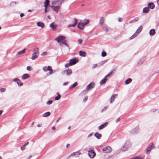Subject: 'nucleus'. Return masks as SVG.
<instances>
[{"label":"nucleus","mask_w":159,"mask_h":159,"mask_svg":"<svg viewBox=\"0 0 159 159\" xmlns=\"http://www.w3.org/2000/svg\"><path fill=\"white\" fill-rule=\"evenodd\" d=\"M75 153L74 152H73L72 153L71 155H70V156H73L74 155H75V153Z\"/></svg>","instance_id":"nucleus-63"},{"label":"nucleus","mask_w":159,"mask_h":159,"mask_svg":"<svg viewBox=\"0 0 159 159\" xmlns=\"http://www.w3.org/2000/svg\"><path fill=\"white\" fill-rule=\"evenodd\" d=\"M30 75L28 74H25L23 75L22 76L21 78L22 80H25L28 79Z\"/></svg>","instance_id":"nucleus-20"},{"label":"nucleus","mask_w":159,"mask_h":159,"mask_svg":"<svg viewBox=\"0 0 159 159\" xmlns=\"http://www.w3.org/2000/svg\"><path fill=\"white\" fill-rule=\"evenodd\" d=\"M93 132L89 134V135L88 136V137H90L91 136H92V135H93Z\"/></svg>","instance_id":"nucleus-50"},{"label":"nucleus","mask_w":159,"mask_h":159,"mask_svg":"<svg viewBox=\"0 0 159 159\" xmlns=\"http://www.w3.org/2000/svg\"><path fill=\"white\" fill-rule=\"evenodd\" d=\"M50 26L54 30L56 28V26L54 25L53 23H52L50 24Z\"/></svg>","instance_id":"nucleus-34"},{"label":"nucleus","mask_w":159,"mask_h":159,"mask_svg":"<svg viewBox=\"0 0 159 159\" xmlns=\"http://www.w3.org/2000/svg\"><path fill=\"white\" fill-rule=\"evenodd\" d=\"M39 50L38 48H36L34 49V52L32 54L31 58L32 59L35 60L38 57L39 54Z\"/></svg>","instance_id":"nucleus-1"},{"label":"nucleus","mask_w":159,"mask_h":159,"mask_svg":"<svg viewBox=\"0 0 159 159\" xmlns=\"http://www.w3.org/2000/svg\"><path fill=\"white\" fill-rule=\"evenodd\" d=\"M66 72L67 75H70L72 73V70L68 68V69L65 70L63 72L64 73H65Z\"/></svg>","instance_id":"nucleus-15"},{"label":"nucleus","mask_w":159,"mask_h":159,"mask_svg":"<svg viewBox=\"0 0 159 159\" xmlns=\"http://www.w3.org/2000/svg\"><path fill=\"white\" fill-rule=\"evenodd\" d=\"M141 157H139V156H136L132 158V159H141Z\"/></svg>","instance_id":"nucleus-43"},{"label":"nucleus","mask_w":159,"mask_h":159,"mask_svg":"<svg viewBox=\"0 0 159 159\" xmlns=\"http://www.w3.org/2000/svg\"><path fill=\"white\" fill-rule=\"evenodd\" d=\"M155 34V31L154 29H151L149 31V34L151 36Z\"/></svg>","instance_id":"nucleus-26"},{"label":"nucleus","mask_w":159,"mask_h":159,"mask_svg":"<svg viewBox=\"0 0 159 159\" xmlns=\"http://www.w3.org/2000/svg\"><path fill=\"white\" fill-rule=\"evenodd\" d=\"M139 131V129L138 127H136L134 129H133L130 131V133L132 134H135L137 133Z\"/></svg>","instance_id":"nucleus-14"},{"label":"nucleus","mask_w":159,"mask_h":159,"mask_svg":"<svg viewBox=\"0 0 159 159\" xmlns=\"http://www.w3.org/2000/svg\"><path fill=\"white\" fill-rule=\"evenodd\" d=\"M16 4V2H12L10 4V6L13 7Z\"/></svg>","instance_id":"nucleus-37"},{"label":"nucleus","mask_w":159,"mask_h":159,"mask_svg":"<svg viewBox=\"0 0 159 159\" xmlns=\"http://www.w3.org/2000/svg\"><path fill=\"white\" fill-rule=\"evenodd\" d=\"M31 68V67L30 66H28L27 67V69L28 70H30V69Z\"/></svg>","instance_id":"nucleus-55"},{"label":"nucleus","mask_w":159,"mask_h":159,"mask_svg":"<svg viewBox=\"0 0 159 159\" xmlns=\"http://www.w3.org/2000/svg\"><path fill=\"white\" fill-rule=\"evenodd\" d=\"M26 50V49L25 48L23 50L19 51L17 53V55H18L24 53Z\"/></svg>","instance_id":"nucleus-30"},{"label":"nucleus","mask_w":159,"mask_h":159,"mask_svg":"<svg viewBox=\"0 0 159 159\" xmlns=\"http://www.w3.org/2000/svg\"><path fill=\"white\" fill-rule=\"evenodd\" d=\"M25 146H24V145H23L22 147H21V149L22 150H24L25 149Z\"/></svg>","instance_id":"nucleus-51"},{"label":"nucleus","mask_w":159,"mask_h":159,"mask_svg":"<svg viewBox=\"0 0 159 159\" xmlns=\"http://www.w3.org/2000/svg\"><path fill=\"white\" fill-rule=\"evenodd\" d=\"M101 55L102 57H105L107 55V53L105 52H102Z\"/></svg>","instance_id":"nucleus-38"},{"label":"nucleus","mask_w":159,"mask_h":159,"mask_svg":"<svg viewBox=\"0 0 159 159\" xmlns=\"http://www.w3.org/2000/svg\"><path fill=\"white\" fill-rule=\"evenodd\" d=\"M24 16V14L23 13H21L20 15V16L21 17H22Z\"/></svg>","instance_id":"nucleus-60"},{"label":"nucleus","mask_w":159,"mask_h":159,"mask_svg":"<svg viewBox=\"0 0 159 159\" xmlns=\"http://www.w3.org/2000/svg\"><path fill=\"white\" fill-rule=\"evenodd\" d=\"M45 7V12L46 13L47 11V7L46 6V5H45V6H44Z\"/></svg>","instance_id":"nucleus-52"},{"label":"nucleus","mask_w":159,"mask_h":159,"mask_svg":"<svg viewBox=\"0 0 159 159\" xmlns=\"http://www.w3.org/2000/svg\"><path fill=\"white\" fill-rule=\"evenodd\" d=\"M51 114V113L50 112H47L43 114V116L45 117L49 116Z\"/></svg>","instance_id":"nucleus-28"},{"label":"nucleus","mask_w":159,"mask_h":159,"mask_svg":"<svg viewBox=\"0 0 159 159\" xmlns=\"http://www.w3.org/2000/svg\"><path fill=\"white\" fill-rule=\"evenodd\" d=\"M85 25L84 22H79L78 25V27L81 30H83L84 29L83 27Z\"/></svg>","instance_id":"nucleus-13"},{"label":"nucleus","mask_w":159,"mask_h":159,"mask_svg":"<svg viewBox=\"0 0 159 159\" xmlns=\"http://www.w3.org/2000/svg\"><path fill=\"white\" fill-rule=\"evenodd\" d=\"M89 20L88 19L86 20V21L84 22L85 25L88 24L89 23Z\"/></svg>","instance_id":"nucleus-46"},{"label":"nucleus","mask_w":159,"mask_h":159,"mask_svg":"<svg viewBox=\"0 0 159 159\" xmlns=\"http://www.w3.org/2000/svg\"><path fill=\"white\" fill-rule=\"evenodd\" d=\"M102 151L104 152L105 153H108L110 152L112 150L111 148L109 146H107L104 148L103 147H101Z\"/></svg>","instance_id":"nucleus-3"},{"label":"nucleus","mask_w":159,"mask_h":159,"mask_svg":"<svg viewBox=\"0 0 159 159\" xmlns=\"http://www.w3.org/2000/svg\"><path fill=\"white\" fill-rule=\"evenodd\" d=\"M130 146V145L129 143L128 142H126L121 147V150L123 151L127 150Z\"/></svg>","instance_id":"nucleus-4"},{"label":"nucleus","mask_w":159,"mask_h":159,"mask_svg":"<svg viewBox=\"0 0 159 159\" xmlns=\"http://www.w3.org/2000/svg\"><path fill=\"white\" fill-rule=\"evenodd\" d=\"M154 145L152 143H151V144L146 149V153L148 154L151 151V150L154 148Z\"/></svg>","instance_id":"nucleus-5"},{"label":"nucleus","mask_w":159,"mask_h":159,"mask_svg":"<svg viewBox=\"0 0 159 159\" xmlns=\"http://www.w3.org/2000/svg\"><path fill=\"white\" fill-rule=\"evenodd\" d=\"M148 8H150V9H153L155 7L154 4L152 2L149 3L148 4Z\"/></svg>","instance_id":"nucleus-17"},{"label":"nucleus","mask_w":159,"mask_h":159,"mask_svg":"<svg viewBox=\"0 0 159 159\" xmlns=\"http://www.w3.org/2000/svg\"><path fill=\"white\" fill-rule=\"evenodd\" d=\"M61 43L62 44H65V45H66L67 47L68 46V44L66 43V41H62Z\"/></svg>","instance_id":"nucleus-44"},{"label":"nucleus","mask_w":159,"mask_h":159,"mask_svg":"<svg viewBox=\"0 0 159 159\" xmlns=\"http://www.w3.org/2000/svg\"><path fill=\"white\" fill-rule=\"evenodd\" d=\"M95 84L94 82H91L86 87V89L89 90L90 89H92L94 87Z\"/></svg>","instance_id":"nucleus-10"},{"label":"nucleus","mask_w":159,"mask_h":159,"mask_svg":"<svg viewBox=\"0 0 159 159\" xmlns=\"http://www.w3.org/2000/svg\"><path fill=\"white\" fill-rule=\"evenodd\" d=\"M63 0H57L56 1H54L52 2V4H54L55 5H61Z\"/></svg>","instance_id":"nucleus-12"},{"label":"nucleus","mask_w":159,"mask_h":159,"mask_svg":"<svg viewBox=\"0 0 159 159\" xmlns=\"http://www.w3.org/2000/svg\"><path fill=\"white\" fill-rule=\"evenodd\" d=\"M118 20L119 22H121L122 21V20L120 18H118Z\"/></svg>","instance_id":"nucleus-61"},{"label":"nucleus","mask_w":159,"mask_h":159,"mask_svg":"<svg viewBox=\"0 0 159 159\" xmlns=\"http://www.w3.org/2000/svg\"><path fill=\"white\" fill-rule=\"evenodd\" d=\"M142 30V25L140 26L136 30L135 33L130 38V39H131L134 38L139 33H140Z\"/></svg>","instance_id":"nucleus-2"},{"label":"nucleus","mask_w":159,"mask_h":159,"mask_svg":"<svg viewBox=\"0 0 159 159\" xmlns=\"http://www.w3.org/2000/svg\"><path fill=\"white\" fill-rule=\"evenodd\" d=\"M47 54V52H42L41 54V55L42 56H44V55H46Z\"/></svg>","instance_id":"nucleus-45"},{"label":"nucleus","mask_w":159,"mask_h":159,"mask_svg":"<svg viewBox=\"0 0 159 159\" xmlns=\"http://www.w3.org/2000/svg\"><path fill=\"white\" fill-rule=\"evenodd\" d=\"M50 7H51L53 10L55 11L57 13H58L59 9L60 8V7L59 6H51Z\"/></svg>","instance_id":"nucleus-11"},{"label":"nucleus","mask_w":159,"mask_h":159,"mask_svg":"<svg viewBox=\"0 0 159 159\" xmlns=\"http://www.w3.org/2000/svg\"><path fill=\"white\" fill-rule=\"evenodd\" d=\"M68 84V82H65L63 83V85H67Z\"/></svg>","instance_id":"nucleus-53"},{"label":"nucleus","mask_w":159,"mask_h":159,"mask_svg":"<svg viewBox=\"0 0 159 159\" xmlns=\"http://www.w3.org/2000/svg\"><path fill=\"white\" fill-rule=\"evenodd\" d=\"M77 85V82H75L72 86L69 87V89H71L76 86Z\"/></svg>","instance_id":"nucleus-33"},{"label":"nucleus","mask_w":159,"mask_h":159,"mask_svg":"<svg viewBox=\"0 0 159 159\" xmlns=\"http://www.w3.org/2000/svg\"><path fill=\"white\" fill-rule=\"evenodd\" d=\"M13 81L17 83L18 86H21L23 85V83L18 78H15L13 79Z\"/></svg>","instance_id":"nucleus-8"},{"label":"nucleus","mask_w":159,"mask_h":159,"mask_svg":"<svg viewBox=\"0 0 159 159\" xmlns=\"http://www.w3.org/2000/svg\"><path fill=\"white\" fill-rule=\"evenodd\" d=\"M75 153H75V155H79L80 154V153L79 152H75Z\"/></svg>","instance_id":"nucleus-56"},{"label":"nucleus","mask_w":159,"mask_h":159,"mask_svg":"<svg viewBox=\"0 0 159 159\" xmlns=\"http://www.w3.org/2000/svg\"><path fill=\"white\" fill-rule=\"evenodd\" d=\"M114 70L110 71L107 75L105 76V77H109L113 73Z\"/></svg>","instance_id":"nucleus-32"},{"label":"nucleus","mask_w":159,"mask_h":159,"mask_svg":"<svg viewBox=\"0 0 159 159\" xmlns=\"http://www.w3.org/2000/svg\"><path fill=\"white\" fill-rule=\"evenodd\" d=\"M94 135L98 139H100L102 137L101 134L98 132L96 133Z\"/></svg>","instance_id":"nucleus-23"},{"label":"nucleus","mask_w":159,"mask_h":159,"mask_svg":"<svg viewBox=\"0 0 159 159\" xmlns=\"http://www.w3.org/2000/svg\"><path fill=\"white\" fill-rule=\"evenodd\" d=\"M78 42H79V43L80 44L82 43V40L81 39H79L78 40Z\"/></svg>","instance_id":"nucleus-48"},{"label":"nucleus","mask_w":159,"mask_h":159,"mask_svg":"<svg viewBox=\"0 0 159 159\" xmlns=\"http://www.w3.org/2000/svg\"><path fill=\"white\" fill-rule=\"evenodd\" d=\"M79 60L78 58H74L73 59H71L70 61V64L71 65H75L78 61Z\"/></svg>","instance_id":"nucleus-6"},{"label":"nucleus","mask_w":159,"mask_h":159,"mask_svg":"<svg viewBox=\"0 0 159 159\" xmlns=\"http://www.w3.org/2000/svg\"><path fill=\"white\" fill-rule=\"evenodd\" d=\"M61 119V118L59 117L56 121V123H57Z\"/></svg>","instance_id":"nucleus-62"},{"label":"nucleus","mask_w":159,"mask_h":159,"mask_svg":"<svg viewBox=\"0 0 159 159\" xmlns=\"http://www.w3.org/2000/svg\"><path fill=\"white\" fill-rule=\"evenodd\" d=\"M65 38L64 36H61L56 38L55 40H56L58 43H59L61 42H62V41H63Z\"/></svg>","instance_id":"nucleus-7"},{"label":"nucleus","mask_w":159,"mask_h":159,"mask_svg":"<svg viewBox=\"0 0 159 159\" xmlns=\"http://www.w3.org/2000/svg\"><path fill=\"white\" fill-rule=\"evenodd\" d=\"M108 124L107 122H105L104 123L98 127V129L100 130L102 129L105 128Z\"/></svg>","instance_id":"nucleus-18"},{"label":"nucleus","mask_w":159,"mask_h":159,"mask_svg":"<svg viewBox=\"0 0 159 159\" xmlns=\"http://www.w3.org/2000/svg\"><path fill=\"white\" fill-rule=\"evenodd\" d=\"M74 23L73 24L69 25L68 26V27H74L75 26L76 24L77 23V19L76 18H74Z\"/></svg>","instance_id":"nucleus-16"},{"label":"nucleus","mask_w":159,"mask_h":159,"mask_svg":"<svg viewBox=\"0 0 159 159\" xmlns=\"http://www.w3.org/2000/svg\"><path fill=\"white\" fill-rule=\"evenodd\" d=\"M52 102V100H50L46 102V104L47 105H50L51 104Z\"/></svg>","instance_id":"nucleus-40"},{"label":"nucleus","mask_w":159,"mask_h":159,"mask_svg":"<svg viewBox=\"0 0 159 159\" xmlns=\"http://www.w3.org/2000/svg\"><path fill=\"white\" fill-rule=\"evenodd\" d=\"M61 95L60 94L58 95L57 96L55 97V100H59L60 98H61Z\"/></svg>","instance_id":"nucleus-36"},{"label":"nucleus","mask_w":159,"mask_h":159,"mask_svg":"<svg viewBox=\"0 0 159 159\" xmlns=\"http://www.w3.org/2000/svg\"><path fill=\"white\" fill-rule=\"evenodd\" d=\"M97 64H95L93 65V68H94L97 66Z\"/></svg>","instance_id":"nucleus-57"},{"label":"nucleus","mask_w":159,"mask_h":159,"mask_svg":"<svg viewBox=\"0 0 159 159\" xmlns=\"http://www.w3.org/2000/svg\"><path fill=\"white\" fill-rule=\"evenodd\" d=\"M88 155L90 157L93 158L95 156L96 153L93 150H91L88 151Z\"/></svg>","instance_id":"nucleus-9"},{"label":"nucleus","mask_w":159,"mask_h":159,"mask_svg":"<svg viewBox=\"0 0 159 159\" xmlns=\"http://www.w3.org/2000/svg\"><path fill=\"white\" fill-rule=\"evenodd\" d=\"M132 81V79L131 78H128L125 81V84H128L130 83Z\"/></svg>","instance_id":"nucleus-31"},{"label":"nucleus","mask_w":159,"mask_h":159,"mask_svg":"<svg viewBox=\"0 0 159 159\" xmlns=\"http://www.w3.org/2000/svg\"><path fill=\"white\" fill-rule=\"evenodd\" d=\"M104 18L103 17H101V18L99 20V24L101 25H102L103 24L104 21Z\"/></svg>","instance_id":"nucleus-29"},{"label":"nucleus","mask_w":159,"mask_h":159,"mask_svg":"<svg viewBox=\"0 0 159 159\" xmlns=\"http://www.w3.org/2000/svg\"><path fill=\"white\" fill-rule=\"evenodd\" d=\"M120 118H118L116 120V122H118L119 121H120Z\"/></svg>","instance_id":"nucleus-59"},{"label":"nucleus","mask_w":159,"mask_h":159,"mask_svg":"<svg viewBox=\"0 0 159 159\" xmlns=\"http://www.w3.org/2000/svg\"><path fill=\"white\" fill-rule=\"evenodd\" d=\"M79 55L81 57H85L86 56V53L85 52L80 51L79 52Z\"/></svg>","instance_id":"nucleus-19"},{"label":"nucleus","mask_w":159,"mask_h":159,"mask_svg":"<svg viewBox=\"0 0 159 159\" xmlns=\"http://www.w3.org/2000/svg\"><path fill=\"white\" fill-rule=\"evenodd\" d=\"M149 11V9L148 7H145L143 8V13H148Z\"/></svg>","instance_id":"nucleus-24"},{"label":"nucleus","mask_w":159,"mask_h":159,"mask_svg":"<svg viewBox=\"0 0 159 159\" xmlns=\"http://www.w3.org/2000/svg\"><path fill=\"white\" fill-rule=\"evenodd\" d=\"M139 20V18L138 17L135 18L133 20V23Z\"/></svg>","instance_id":"nucleus-41"},{"label":"nucleus","mask_w":159,"mask_h":159,"mask_svg":"<svg viewBox=\"0 0 159 159\" xmlns=\"http://www.w3.org/2000/svg\"><path fill=\"white\" fill-rule=\"evenodd\" d=\"M102 29L104 31H106V32H107L108 31V29H107V28L105 26L102 27Z\"/></svg>","instance_id":"nucleus-39"},{"label":"nucleus","mask_w":159,"mask_h":159,"mask_svg":"<svg viewBox=\"0 0 159 159\" xmlns=\"http://www.w3.org/2000/svg\"><path fill=\"white\" fill-rule=\"evenodd\" d=\"M88 99V97H86L83 100V101L84 102H85L87 101V100Z\"/></svg>","instance_id":"nucleus-54"},{"label":"nucleus","mask_w":159,"mask_h":159,"mask_svg":"<svg viewBox=\"0 0 159 159\" xmlns=\"http://www.w3.org/2000/svg\"><path fill=\"white\" fill-rule=\"evenodd\" d=\"M47 67L46 66L44 67L43 68V70L44 71H47Z\"/></svg>","instance_id":"nucleus-49"},{"label":"nucleus","mask_w":159,"mask_h":159,"mask_svg":"<svg viewBox=\"0 0 159 159\" xmlns=\"http://www.w3.org/2000/svg\"><path fill=\"white\" fill-rule=\"evenodd\" d=\"M117 94H114L112 95L110 98V103H112L114 100L115 97L117 96Z\"/></svg>","instance_id":"nucleus-22"},{"label":"nucleus","mask_w":159,"mask_h":159,"mask_svg":"<svg viewBox=\"0 0 159 159\" xmlns=\"http://www.w3.org/2000/svg\"><path fill=\"white\" fill-rule=\"evenodd\" d=\"M71 66V64H70V62L69 63H67L65 65V67L66 68L69 67L70 66Z\"/></svg>","instance_id":"nucleus-42"},{"label":"nucleus","mask_w":159,"mask_h":159,"mask_svg":"<svg viewBox=\"0 0 159 159\" xmlns=\"http://www.w3.org/2000/svg\"><path fill=\"white\" fill-rule=\"evenodd\" d=\"M47 70L49 71V74H52L53 72V70L52 69L51 67L50 66H48Z\"/></svg>","instance_id":"nucleus-27"},{"label":"nucleus","mask_w":159,"mask_h":159,"mask_svg":"<svg viewBox=\"0 0 159 159\" xmlns=\"http://www.w3.org/2000/svg\"><path fill=\"white\" fill-rule=\"evenodd\" d=\"M107 78H106L105 77V78L104 79L100 81V84L101 85L105 83L106 81H107Z\"/></svg>","instance_id":"nucleus-25"},{"label":"nucleus","mask_w":159,"mask_h":159,"mask_svg":"<svg viewBox=\"0 0 159 159\" xmlns=\"http://www.w3.org/2000/svg\"><path fill=\"white\" fill-rule=\"evenodd\" d=\"M52 129L53 130H55L56 129V128L55 126H53L52 127Z\"/></svg>","instance_id":"nucleus-64"},{"label":"nucleus","mask_w":159,"mask_h":159,"mask_svg":"<svg viewBox=\"0 0 159 159\" xmlns=\"http://www.w3.org/2000/svg\"><path fill=\"white\" fill-rule=\"evenodd\" d=\"M37 25L38 26L43 28L44 26V24L43 23L41 22H38L37 23Z\"/></svg>","instance_id":"nucleus-21"},{"label":"nucleus","mask_w":159,"mask_h":159,"mask_svg":"<svg viewBox=\"0 0 159 159\" xmlns=\"http://www.w3.org/2000/svg\"><path fill=\"white\" fill-rule=\"evenodd\" d=\"M49 2V0H46L44 2V6L46 5V6L48 7V6Z\"/></svg>","instance_id":"nucleus-35"},{"label":"nucleus","mask_w":159,"mask_h":159,"mask_svg":"<svg viewBox=\"0 0 159 159\" xmlns=\"http://www.w3.org/2000/svg\"><path fill=\"white\" fill-rule=\"evenodd\" d=\"M0 91L1 92H4L5 91V89L4 88H2L0 89Z\"/></svg>","instance_id":"nucleus-47"},{"label":"nucleus","mask_w":159,"mask_h":159,"mask_svg":"<svg viewBox=\"0 0 159 159\" xmlns=\"http://www.w3.org/2000/svg\"><path fill=\"white\" fill-rule=\"evenodd\" d=\"M29 142H27L26 143H25V144L24 145V146H26V145H28L29 144Z\"/></svg>","instance_id":"nucleus-58"}]
</instances>
